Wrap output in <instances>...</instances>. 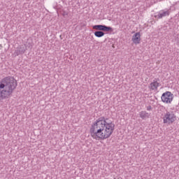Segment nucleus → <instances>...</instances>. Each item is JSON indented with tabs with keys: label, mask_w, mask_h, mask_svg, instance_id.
<instances>
[{
	"label": "nucleus",
	"mask_w": 179,
	"mask_h": 179,
	"mask_svg": "<svg viewBox=\"0 0 179 179\" xmlns=\"http://www.w3.org/2000/svg\"><path fill=\"white\" fill-rule=\"evenodd\" d=\"M105 33L103 31H96L94 32L95 37H103L104 36Z\"/></svg>",
	"instance_id": "obj_10"
},
{
	"label": "nucleus",
	"mask_w": 179,
	"mask_h": 179,
	"mask_svg": "<svg viewBox=\"0 0 179 179\" xmlns=\"http://www.w3.org/2000/svg\"><path fill=\"white\" fill-rule=\"evenodd\" d=\"M92 29L94 30H97V31H113V28H111V27H108L106 25H101V24H99V25H94L92 27Z\"/></svg>",
	"instance_id": "obj_5"
},
{
	"label": "nucleus",
	"mask_w": 179,
	"mask_h": 179,
	"mask_svg": "<svg viewBox=\"0 0 179 179\" xmlns=\"http://www.w3.org/2000/svg\"><path fill=\"white\" fill-rule=\"evenodd\" d=\"M159 83L157 82V79H155L152 83L150 85V89L151 90H157V87H159Z\"/></svg>",
	"instance_id": "obj_8"
},
{
	"label": "nucleus",
	"mask_w": 179,
	"mask_h": 179,
	"mask_svg": "<svg viewBox=\"0 0 179 179\" xmlns=\"http://www.w3.org/2000/svg\"><path fill=\"white\" fill-rule=\"evenodd\" d=\"M147 110L148 111H150V110H152V106H147Z\"/></svg>",
	"instance_id": "obj_13"
},
{
	"label": "nucleus",
	"mask_w": 179,
	"mask_h": 179,
	"mask_svg": "<svg viewBox=\"0 0 179 179\" xmlns=\"http://www.w3.org/2000/svg\"><path fill=\"white\" fill-rule=\"evenodd\" d=\"M108 121V118L101 117L92 125L90 132L94 139L104 141L113 135L115 124Z\"/></svg>",
	"instance_id": "obj_1"
},
{
	"label": "nucleus",
	"mask_w": 179,
	"mask_h": 179,
	"mask_svg": "<svg viewBox=\"0 0 179 179\" xmlns=\"http://www.w3.org/2000/svg\"><path fill=\"white\" fill-rule=\"evenodd\" d=\"M139 115L142 118V120H145V118H149V117H150V115L145 110L140 112Z\"/></svg>",
	"instance_id": "obj_9"
},
{
	"label": "nucleus",
	"mask_w": 179,
	"mask_h": 179,
	"mask_svg": "<svg viewBox=\"0 0 179 179\" xmlns=\"http://www.w3.org/2000/svg\"><path fill=\"white\" fill-rule=\"evenodd\" d=\"M132 41L134 44H139L141 43V33H136L132 37Z\"/></svg>",
	"instance_id": "obj_7"
},
{
	"label": "nucleus",
	"mask_w": 179,
	"mask_h": 179,
	"mask_svg": "<svg viewBox=\"0 0 179 179\" xmlns=\"http://www.w3.org/2000/svg\"><path fill=\"white\" fill-rule=\"evenodd\" d=\"M0 47L2 48V45L0 44Z\"/></svg>",
	"instance_id": "obj_14"
},
{
	"label": "nucleus",
	"mask_w": 179,
	"mask_h": 179,
	"mask_svg": "<svg viewBox=\"0 0 179 179\" xmlns=\"http://www.w3.org/2000/svg\"><path fill=\"white\" fill-rule=\"evenodd\" d=\"M173 96L174 95L171 92L167 91L162 94L161 97L162 101H163V103H170L173 101Z\"/></svg>",
	"instance_id": "obj_4"
},
{
	"label": "nucleus",
	"mask_w": 179,
	"mask_h": 179,
	"mask_svg": "<svg viewBox=\"0 0 179 179\" xmlns=\"http://www.w3.org/2000/svg\"><path fill=\"white\" fill-rule=\"evenodd\" d=\"M176 115H174V112H166L164 115L163 120L164 124H173L174 121H176Z\"/></svg>",
	"instance_id": "obj_3"
},
{
	"label": "nucleus",
	"mask_w": 179,
	"mask_h": 179,
	"mask_svg": "<svg viewBox=\"0 0 179 179\" xmlns=\"http://www.w3.org/2000/svg\"><path fill=\"white\" fill-rule=\"evenodd\" d=\"M18 50H20L21 54H24V52H26V48H24V45H20Z\"/></svg>",
	"instance_id": "obj_11"
},
{
	"label": "nucleus",
	"mask_w": 179,
	"mask_h": 179,
	"mask_svg": "<svg viewBox=\"0 0 179 179\" xmlns=\"http://www.w3.org/2000/svg\"><path fill=\"white\" fill-rule=\"evenodd\" d=\"M15 55H20V54H22V53L20 52V50L19 48H18V49H17V50L15 51Z\"/></svg>",
	"instance_id": "obj_12"
},
{
	"label": "nucleus",
	"mask_w": 179,
	"mask_h": 179,
	"mask_svg": "<svg viewBox=\"0 0 179 179\" xmlns=\"http://www.w3.org/2000/svg\"><path fill=\"white\" fill-rule=\"evenodd\" d=\"M17 83L13 77H6L0 81V103L4 99H9L16 89Z\"/></svg>",
	"instance_id": "obj_2"
},
{
	"label": "nucleus",
	"mask_w": 179,
	"mask_h": 179,
	"mask_svg": "<svg viewBox=\"0 0 179 179\" xmlns=\"http://www.w3.org/2000/svg\"><path fill=\"white\" fill-rule=\"evenodd\" d=\"M170 15V10H160L157 15H155V17L157 19H163V17H166V16Z\"/></svg>",
	"instance_id": "obj_6"
}]
</instances>
